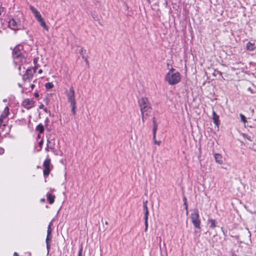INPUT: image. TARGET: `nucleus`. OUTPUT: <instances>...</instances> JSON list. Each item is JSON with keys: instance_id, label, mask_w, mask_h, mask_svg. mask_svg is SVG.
<instances>
[{"instance_id": "obj_7", "label": "nucleus", "mask_w": 256, "mask_h": 256, "mask_svg": "<svg viewBox=\"0 0 256 256\" xmlns=\"http://www.w3.org/2000/svg\"><path fill=\"white\" fill-rule=\"evenodd\" d=\"M147 201H145L143 204V208L144 212V224H145V231H146L148 228V210L147 206Z\"/></svg>"}, {"instance_id": "obj_15", "label": "nucleus", "mask_w": 256, "mask_h": 256, "mask_svg": "<svg viewBox=\"0 0 256 256\" xmlns=\"http://www.w3.org/2000/svg\"><path fill=\"white\" fill-rule=\"evenodd\" d=\"M246 50L249 51H254L256 49V46L254 43L248 42L246 46Z\"/></svg>"}, {"instance_id": "obj_25", "label": "nucleus", "mask_w": 256, "mask_h": 256, "mask_svg": "<svg viewBox=\"0 0 256 256\" xmlns=\"http://www.w3.org/2000/svg\"><path fill=\"white\" fill-rule=\"evenodd\" d=\"M240 118H241V120L245 124L246 122V118L245 117V116L244 115H243L242 114H240Z\"/></svg>"}, {"instance_id": "obj_40", "label": "nucleus", "mask_w": 256, "mask_h": 256, "mask_svg": "<svg viewBox=\"0 0 256 256\" xmlns=\"http://www.w3.org/2000/svg\"><path fill=\"white\" fill-rule=\"evenodd\" d=\"M185 204V208H186V210H187V209H188V206H187V204H186V202H185V204Z\"/></svg>"}, {"instance_id": "obj_18", "label": "nucleus", "mask_w": 256, "mask_h": 256, "mask_svg": "<svg viewBox=\"0 0 256 256\" xmlns=\"http://www.w3.org/2000/svg\"><path fill=\"white\" fill-rule=\"evenodd\" d=\"M47 199L49 202L50 204H52L54 202L55 196L54 195L50 193H48L46 194Z\"/></svg>"}, {"instance_id": "obj_19", "label": "nucleus", "mask_w": 256, "mask_h": 256, "mask_svg": "<svg viewBox=\"0 0 256 256\" xmlns=\"http://www.w3.org/2000/svg\"><path fill=\"white\" fill-rule=\"evenodd\" d=\"M40 26L45 30H46V31H48V27L46 25L44 19L42 18H41L40 19L38 20Z\"/></svg>"}, {"instance_id": "obj_20", "label": "nucleus", "mask_w": 256, "mask_h": 256, "mask_svg": "<svg viewBox=\"0 0 256 256\" xmlns=\"http://www.w3.org/2000/svg\"><path fill=\"white\" fill-rule=\"evenodd\" d=\"M52 240V235H47L46 238V248L48 252L50 249V242Z\"/></svg>"}, {"instance_id": "obj_37", "label": "nucleus", "mask_w": 256, "mask_h": 256, "mask_svg": "<svg viewBox=\"0 0 256 256\" xmlns=\"http://www.w3.org/2000/svg\"><path fill=\"white\" fill-rule=\"evenodd\" d=\"M82 248H81L79 252V253H78V256H81L82 255Z\"/></svg>"}, {"instance_id": "obj_41", "label": "nucleus", "mask_w": 256, "mask_h": 256, "mask_svg": "<svg viewBox=\"0 0 256 256\" xmlns=\"http://www.w3.org/2000/svg\"><path fill=\"white\" fill-rule=\"evenodd\" d=\"M31 87H32V88L33 89V88L34 87V84H32L31 85Z\"/></svg>"}, {"instance_id": "obj_3", "label": "nucleus", "mask_w": 256, "mask_h": 256, "mask_svg": "<svg viewBox=\"0 0 256 256\" xmlns=\"http://www.w3.org/2000/svg\"><path fill=\"white\" fill-rule=\"evenodd\" d=\"M141 113L150 112L152 110L151 104L146 98H142L138 101Z\"/></svg>"}, {"instance_id": "obj_8", "label": "nucleus", "mask_w": 256, "mask_h": 256, "mask_svg": "<svg viewBox=\"0 0 256 256\" xmlns=\"http://www.w3.org/2000/svg\"><path fill=\"white\" fill-rule=\"evenodd\" d=\"M34 104L35 102L32 100L26 98L23 100L22 102V106L26 108L29 110L34 107Z\"/></svg>"}, {"instance_id": "obj_16", "label": "nucleus", "mask_w": 256, "mask_h": 256, "mask_svg": "<svg viewBox=\"0 0 256 256\" xmlns=\"http://www.w3.org/2000/svg\"><path fill=\"white\" fill-rule=\"evenodd\" d=\"M86 52V50H84L83 48H81L80 50V54L82 56V58L84 60L87 64H88V56L85 54Z\"/></svg>"}, {"instance_id": "obj_38", "label": "nucleus", "mask_w": 256, "mask_h": 256, "mask_svg": "<svg viewBox=\"0 0 256 256\" xmlns=\"http://www.w3.org/2000/svg\"><path fill=\"white\" fill-rule=\"evenodd\" d=\"M14 256H18V254L17 252H15L14 253Z\"/></svg>"}, {"instance_id": "obj_26", "label": "nucleus", "mask_w": 256, "mask_h": 256, "mask_svg": "<svg viewBox=\"0 0 256 256\" xmlns=\"http://www.w3.org/2000/svg\"><path fill=\"white\" fill-rule=\"evenodd\" d=\"M54 85L52 82H48L46 84V87L48 89H50L53 87Z\"/></svg>"}, {"instance_id": "obj_13", "label": "nucleus", "mask_w": 256, "mask_h": 256, "mask_svg": "<svg viewBox=\"0 0 256 256\" xmlns=\"http://www.w3.org/2000/svg\"><path fill=\"white\" fill-rule=\"evenodd\" d=\"M214 157L216 163L220 164H222L223 163L222 156L220 154H215Z\"/></svg>"}, {"instance_id": "obj_9", "label": "nucleus", "mask_w": 256, "mask_h": 256, "mask_svg": "<svg viewBox=\"0 0 256 256\" xmlns=\"http://www.w3.org/2000/svg\"><path fill=\"white\" fill-rule=\"evenodd\" d=\"M50 158H46L43 164V166L44 167V170L43 171L44 174V176H48L50 172Z\"/></svg>"}, {"instance_id": "obj_22", "label": "nucleus", "mask_w": 256, "mask_h": 256, "mask_svg": "<svg viewBox=\"0 0 256 256\" xmlns=\"http://www.w3.org/2000/svg\"><path fill=\"white\" fill-rule=\"evenodd\" d=\"M142 121L144 122L145 120L146 119L147 117L148 116V112H143L142 113Z\"/></svg>"}, {"instance_id": "obj_34", "label": "nucleus", "mask_w": 256, "mask_h": 256, "mask_svg": "<svg viewBox=\"0 0 256 256\" xmlns=\"http://www.w3.org/2000/svg\"><path fill=\"white\" fill-rule=\"evenodd\" d=\"M43 143H44V141L43 140H41L39 143H38V144L40 146L41 148L43 144Z\"/></svg>"}, {"instance_id": "obj_36", "label": "nucleus", "mask_w": 256, "mask_h": 256, "mask_svg": "<svg viewBox=\"0 0 256 256\" xmlns=\"http://www.w3.org/2000/svg\"><path fill=\"white\" fill-rule=\"evenodd\" d=\"M34 96L36 97V98H38V97L39 96V94H38V92H35L34 94Z\"/></svg>"}, {"instance_id": "obj_42", "label": "nucleus", "mask_w": 256, "mask_h": 256, "mask_svg": "<svg viewBox=\"0 0 256 256\" xmlns=\"http://www.w3.org/2000/svg\"><path fill=\"white\" fill-rule=\"evenodd\" d=\"M7 101V100L6 99H4L3 100V102H6Z\"/></svg>"}, {"instance_id": "obj_14", "label": "nucleus", "mask_w": 256, "mask_h": 256, "mask_svg": "<svg viewBox=\"0 0 256 256\" xmlns=\"http://www.w3.org/2000/svg\"><path fill=\"white\" fill-rule=\"evenodd\" d=\"M217 222L212 218H208V224L210 225V228L211 229H214L216 226Z\"/></svg>"}, {"instance_id": "obj_2", "label": "nucleus", "mask_w": 256, "mask_h": 256, "mask_svg": "<svg viewBox=\"0 0 256 256\" xmlns=\"http://www.w3.org/2000/svg\"><path fill=\"white\" fill-rule=\"evenodd\" d=\"M24 18L22 14L18 12L17 15L8 22L9 28L14 30H18L25 28Z\"/></svg>"}, {"instance_id": "obj_11", "label": "nucleus", "mask_w": 256, "mask_h": 256, "mask_svg": "<svg viewBox=\"0 0 256 256\" xmlns=\"http://www.w3.org/2000/svg\"><path fill=\"white\" fill-rule=\"evenodd\" d=\"M9 114V108L8 106H6L4 108L3 114L1 115L0 117V126L2 124V120L6 118L8 114Z\"/></svg>"}, {"instance_id": "obj_5", "label": "nucleus", "mask_w": 256, "mask_h": 256, "mask_svg": "<svg viewBox=\"0 0 256 256\" xmlns=\"http://www.w3.org/2000/svg\"><path fill=\"white\" fill-rule=\"evenodd\" d=\"M180 74L175 69L171 68L167 74L166 80H180Z\"/></svg>"}, {"instance_id": "obj_10", "label": "nucleus", "mask_w": 256, "mask_h": 256, "mask_svg": "<svg viewBox=\"0 0 256 256\" xmlns=\"http://www.w3.org/2000/svg\"><path fill=\"white\" fill-rule=\"evenodd\" d=\"M30 9L32 11V12L34 14L35 16V18H36L37 20L42 18L40 14L38 12V10L35 8L33 6H30Z\"/></svg>"}, {"instance_id": "obj_30", "label": "nucleus", "mask_w": 256, "mask_h": 256, "mask_svg": "<svg viewBox=\"0 0 256 256\" xmlns=\"http://www.w3.org/2000/svg\"><path fill=\"white\" fill-rule=\"evenodd\" d=\"M169 83L171 85H174L176 84L178 81H168Z\"/></svg>"}, {"instance_id": "obj_27", "label": "nucleus", "mask_w": 256, "mask_h": 256, "mask_svg": "<svg viewBox=\"0 0 256 256\" xmlns=\"http://www.w3.org/2000/svg\"><path fill=\"white\" fill-rule=\"evenodd\" d=\"M70 106L72 108V112L73 114H76L75 110H76V104H74V105H70Z\"/></svg>"}, {"instance_id": "obj_4", "label": "nucleus", "mask_w": 256, "mask_h": 256, "mask_svg": "<svg viewBox=\"0 0 256 256\" xmlns=\"http://www.w3.org/2000/svg\"><path fill=\"white\" fill-rule=\"evenodd\" d=\"M192 222L195 228H200V216L198 211L197 209L194 210L192 212L190 215Z\"/></svg>"}, {"instance_id": "obj_31", "label": "nucleus", "mask_w": 256, "mask_h": 256, "mask_svg": "<svg viewBox=\"0 0 256 256\" xmlns=\"http://www.w3.org/2000/svg\"><path fill=\"white\" fill-rule=\"evenodd\" d=\"M154 144H158V145H160V143H161V142L160 141H157L156 138L155 139H154Z\"/></svg>"}, {"instance_id": "obj_23", "label": "nucleus", "mask_w": 256, "mask_h": 256, "mask_svg": "<svg viewBox=\"0 0 256 256\" xmlns=\"http://www.w3.org/2000/svg\"><path fill=\"white\" fill-rule=\"evenodd\" d=\"M54 148L51 144V142L49 140H48L47 147L46 148V150L48 151L49 149L52 150Z\"/></svg>"}, {"instance_id": "obj_44", "label": "nucleus", "mask_w": 256, "mask_h": 256, "mask_svg": "<svg viewBox=\"0 0 256 256\" xmlns=\"http://www.w3.org/2000/svg\"><path fill=\"white\" fill-rule=\"evenodd\" d=\"M105 224H108V222H105Z\"/></svg>"}, {"instance_id": "obj_6", "label": "nucleus", "mask_w": 256, "mask_h": 256, "mask_svg": "<svg viewBox=\"0 0 256 256\" xmlns=\"http://www.w3.org/2000/svg\"><path fill=\"white\" fill-rule=\"evenodd\" d=\"M68 102L70 104V105H74L76 104L75 100V92L74 89L72 88H70V91L68 92L67 94Z\"/></svg>"}, {"instance_id": "obj_45", "label": "nucleus", "mask_w": 256, "mask_h": 256, "mask_svg": "<svg viewBox=\"0 0 256 256\" xmlns=\"http://www.w3.org/2000/svg\"><path fill=\"white\" fill-rule=\"evenodd\" d=\"M148 1H149L150 0H148Z\"/></svg>"}, {"instance_id": "obj_39", "label": "nucleus", "mask_w": 256, "mask_h": 256, "mask_svg": "<svg viewBox=\"0 0 256 256\" xmlns=\"http://www.w3.org/2000/svg\"><path fill=\"white\" fill-rule=\"evenodd\" d=\"M44 201H45V199H44V198H42V199L40 200V202H44Z\"/></svg>"}, {"instance_id": "obj_21", "label": "nucleus", "mask_w": 256, "mask_h": 256, "mask_svg": "<svg viewBox=\"0 0 256 256\" xmlns=\"http://www.w3.org/2000/svg\"><path fill=\"white\" fill-rule=\"evenodd\" d=\"M36 130L40 133H42L44 130L43 126L42 124H38L36 128Z\"/></svg>"}, {"instance_id": "obj_28", "label": "nucleus", "mask_w": 256, "mask_h": 256, "mask_svg": "<svg viewBox=\"0 0 256 256\" xmlns=\"http://www.w3.org/2000/svg\"><path fill=\"white\" fill-rule=\"evenodd\" d=\"M248 90L249 92H250L251 94H254V93H256V90H255L252 89V88H248Z\"/></svg>"}, {"instance_id": "obj_35", "label": "nucleus", "mask_w": 256, "mask_h": 256, "mask_svg": "<svg viewBox=\"0 0 256 256\" xmlns=\"http://www.w3.org/2000/svg\"><path fill=\"white\" fill-rule=\"evenodd\" d=\"M42 69H40V70H38V74H41L42 73Z\"/></svg>"}, {"instance_id": "obj_29", "label": "nucleus", "mask_w": 256, "mask_h": 256, "mask_svg": "<svg viewBox=\"0 0 256 256\" xmlns=\"http://www.w3.org/2000/svg\"><path fill=\"white\" fill-rule=\"evenodd\" d=\"M243 136H244V138H246L248 140H250V142H252V138H251V137H250V136H248V135L244 134H243Z\"/></svg>"}, {"instance_id": "obj_33", "label": "nucleus", "mask_w": 256, "mask_h": 256, "mask_svg": "<svg viewBox=\"0 0 256 256\" xmlns=\"http://www.w3.org/2000/svg\"><path fill=\"white\" fill-rule=\"evenodd\" d=\"M39 108H40V109H44V110L45 111H46V108H44V104H40V105L39 106Z\"/></svg>"}, {"instance_id": "obj_17", "label": "nucleus", "mask_w": 256, "mask_h": 256, "mask_svg": "<svg viewBox=\"0 0 256 256\" xmlns=\"http://www.w3.org/2000/svg\"><path fill=\"white\" fill-rule=\"evenodd\" d=\"M153 139H155L156 136V132L157 130V124L154 118H153Z\"/></svg>"}, {"instance_id": "obj_43", "label": "nucleus", "mask_w": 256, "mask_h": 256, "mask_svg": "<svg viewBox=\"0 0 256 256\" xmlns=\"http://www.w3.org/2000/svg\"><path fill=\"white\" fill-rule=\"evenodd\" d=\"M184 203L186 202V198H184Z\"/></svg>"}, {"instance_id": "obj_1", "label": "nucleus", "mask_w": 256, "mask_h": 256, "mask_svg": "<svg viewBox=\"0 0 256 256\" xmlns=\"http://www.w3.org/2000/svg\"><path fill=\"white\" fill-rule=\"evenodd\" d=\"M14 63L18 66V69L20 72V74H22L21 70L22 68L23 80H30L32 78L34 72H36V68L35 66L34 68H29L26 66V59L23 54L22 46L18 45L14 48L12 52Z\"/></svg>"}, {"instance_id": "obj_12", "label": "nucleus", "mask_w": 256, "mask_h": 256, "mask_svg": "<svg viewBox=\"0 0 256 256\" xmlns=\"http://www.w3.org/2000/svg\"><path fill=\"white\" fill-rule=\"evenodd\" d=\"M212 120L214 123L217 126L218 128L219 127V116L216 114V112L212 111Z\"/></svg>"}, {"instance_id": "obj_24", "label": "nucleus", "mask_w": 256, "mask_h": 256, "mask_svg": "<svg viewBox=\"0 0 256 256\" xmlns=\"http://www.w3.org/2000/svg\"><path fill=\"white\" fill-rule=\"evenodd\" d=\"M52 229L51 228V223L48 226L47 235H52Z\"/></svg>"}, {"instance_id": "obj_32", "label": "nucleus", "mask_w": 256, "mask_h": 256, "mask_svg": "<svg viewBox=\"0 0 256 256\" xmlns=\"http://www.w3.org/2000/svg\"><path fill=\"white\" fill-rule=\"evenodd\" d=\"M4 152V150L2 148H0V154H2Z\"/></svg>"}]
</instances>
